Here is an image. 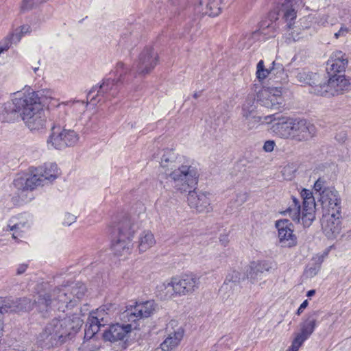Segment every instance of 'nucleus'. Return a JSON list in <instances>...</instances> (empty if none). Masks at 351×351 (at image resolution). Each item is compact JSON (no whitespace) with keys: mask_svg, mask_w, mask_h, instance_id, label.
<instances>
[{"mask_svg":"<svg viewBox=\"0 0 351 351\" xmlns=\"http://www.w3.org/2000/svg\"><path fill=\"white\" fill-rule=\"evenodd\" d=\"M132 328L131 324L112 325L104 332L103 337L104 340L110 342L121 340L132 330Z\"/></svg>","mask_w":351,"mask_h":351,"instance_id":"nucleus-21","label":"nucleus"},{"mask_svg":"<svg viewBox=\"0 0 351 351\" xmlns=\"http://www.w3.org/2000/svg\"><path fill=\"white\" fill-rule=\"evenodd\" d=\"M15 302L16 312L31 311L34 306L30 299L26 298L16 299Z\"/></svg>","mask_w":351,"mask_h":351,"instance_id":"nucleus-33","label":"nucleus"},{"mask_svg":"<svg viewBox=\"0 0 351 351\" xmlns=\"http://www.w3.org/2000/svg\"><path fill=\"white\" fill-rule=\"evenodd\" d=\"M156 310L153 301H145L136 303L128 308L123 313V319L129 322H134L138 319L151 316Z\"/></svg>","mask_w":351,"mask_h":351,"instance_id":"nucleus-13","label":"nucleus"},{"mask_svg":"<svg viewBox=\"0 0 351 351\" xmlns=\"http://www.w3.org/2000/svg\"><path fill=\"white\" fill-rule=\"evenodd\" d=\"M25 197H26V198H25V199H24V198H23V197H22V199H21V200H22L23 202L27 201V195H25Z\"/></svg>","mask_w":351,"mask_h":351,"instance_id":"nucleus-60","label":"nucleus"},{"mask_svg":"<svg viewBox=\"0 0 351 351\" xmlns=\"http://www.w3.org/2000/svg\"><path fill=\"white\" fill-rule=\"evenodd\" d=\"M199 171L191 162L185 161L170 172L169 177L174 187L181 193L190 192L197 184Z\"/></svg>","mask_w":351,"mask_h":351,"instance_id":"nucleus-6","label":"nucleus"},{"mask_svg":"<svg viewBox=\"0 0 351 351\" xmlns=\"http://www.w3.org/2000/svg\"><path fill=\"white\" fill-rule=\"evenodd\" d=\"M319 268V265L315 266L314 267H308L306 271V274L310 277L315 276V275L317 274Z\"/></svg>","mask_w":351,"mask_h":351,"instance_id":"nucleus-48","label":"nucleus"},{"mask_svg":"<svg viewBox=\"0 0 351 351\" xmlns=\"http://www.w3.org/2000/svg\"><path fill=\"white\" fill-rule=\"evenodd\" d=\"M197 8L202 14L216 16L221 10V0H198Z\"/></svg>","mask_w":351,"mask_h":351,"instance_id":"nucleus-23","label":"nucleus"},{"mask_svg":"<svg viewBox=\"0 0 351 351\" xmlns=\"http://www.w3.org/2000/svg\"><path fill=\"white\" fill-rule=\"evenodd\" d=\"M295 75L300 82L308 83L311 79L310 74L303 69H297L295 71Z\"/></svg>","mask_w":351,"mask_h":351,"instance_id":"nucleus-40","label":"nucleus"},{"mask_svg":"<svg viewBox=\"0 0 351 351\" xmlns=\"http://www.w3.org/2000/svg\"><path fill=\"white\" fill-rule=\"evenodd\" d=\"M100 327L101 326L98 325L95 322L91 320V318L88 317L85 328V338H93L94 335L98 332Z\"/></svg>","mask_w":351,"mask_h":351,"instance_id":"nucleus-34","label":"nucleus"},{"mask_svg":"<svg viewBox=\"0 0 351 351\" xmlns=\"http://www.w3.org/2000/svg\"><path fill=\"white\" fill-rule=\"evenodd\" d=\"M75 221V217L71 214H66L65 215V221H64V223L66 226H70L73 222Z\"/></svg>","mask_w":351,"mask_h":351,"instance_id":"nucleus-50","label":"nucleus"},{"mask_svg":"<svg viewBox=\"0 0 351 351\" xmlns=\"http://www.w3.org/2000/svg\"><path fill=\"white\" fill-rule=\"evenodd\" d=\"M319 313L317 311L308 313L300 324V330L296 336L306 341L314 332L317 326Z\"/></svg>","mask_w":351,"mask_h":351,"instance_id":"nucleus-19","label":"nucleus"},{"mask_svg":"<svg viewBox=\"0 0 351 351\" xmlns=\"http://www.w3.org/2000/svg\"><path fill=\"white\" fill-rule=\"evenodd\" d=\"M70 289L67 287H64L63 289H58L55 291V294L57 295L56 300L58 302L65 304L67 307L70 304L71 306H73V300L72 297L69 295Z\"/></svg>","mask_w":351,"mask_h":351,"instance_id":"nucleus-31","label":"nucleus"},{"mask_svg":"<svg viewBox=\"0 0 351 351\" xmlns=\"http://www.w3.org/2000/svg\"><path fill=\"white\" fill-rule=\"evenodd\" d=\"M302 27L303 28H308V25H305V26H303V25H302Z\"/></svg>","mask_w":351,"mask_h":351,"instance_id":"nucleus-63","label":"nucleus"},{"mask_svg":"<svg viewBox=\"0 0 351 351\" xmlns=\"http://www.w3.org/2000/svg\"><path fill=\"white\" fill-rule=\"evenodd\" d=\"M328 16L323 15L321 17H319V19L317 21V23L320 25L325 26L326 25H327L328 23Z\"/></svg>","mask_w":351,"mask_h":351,"instance_id":"nucleus-52","label":"nucleus"},{"mask_svg":"<svg viewBox=\"0 0 351 351\" xmlns=\"http://www.w3.org/2000/svg\"><path fill=\"white\" fill-rule=\"evenodd\" d=\"M301 197L303 199L302 208L300 202L293 197V204L284 211V215H289L294 221L302 222L304 226H309L315 218V201L311 191L304 189Z\"/></svg>","mask_w":351,"mask_h":351,"instance_id":"nucleus-5","label":"nucleus"},{"mask_svg":"<svg viewBox=\"0 0 351 351\" xmlns=\"http://www.w3.org/2000/svg\"><path fill=\"white\" fill-rule=\"evenodd\" d=\"M128 69L125 66V65L121 62H117L115 69H114V73L115 75L119 76V80H121V77L125 75L128 71Z\"/></svg>","mask_w":351,"mask_h":351,"instance_id":"nucleus-43","label":"nucleus"},{"mask_svg":"<svg viewBox=\"0 0 351 351\" xmlns=\"http://www.w3.org/2000/svg\"><path fill=\"white\" fill-rule=\"evenodd\" d=\"M112 314L110 312L109 308L105 306L97 308L95 312L90 313L89 317L91 320L95 322L100 326H104L112 319Z\"/></svg>","mask_w":351,"mask_h":351,"instance_id":"nucleus-29","label":"nucleus"},{"mask_svg":"<svg viewBox=\"0 0 351 351\" xmlns=\"http://www.w3.org/2000/svg\"><path fill=\"white\" fill-rule=\"evenodd\" d=\"M114 86V80H107L103 82V84L99 86L97 93L99 94H104L105 93H108L112 90V86Z\"/></svg>","mask_w":351,"mask_h":351,"instance_id":"nucleus-41","label":"nucleus"},{"mask_svg":"<svg viewBox=\"0 0 351 351\" xmlns=\"http://www.w3.org/2000/svg\"><path fill=\"white\" fill-rule=\"evenodd\" d=\"M23 36V34H22L18 28L15 29L14 32L8 36L7 37L8 38H10V40L12 41V43H16L19 42L22 36Z\"/></svg>","mask_w":351,"mask_h":351,"instance_id":"nucleus-45","label":"nucleus"},{"mask_svg":"<svg viewBox=\"0 0 351 351\" xmlns=\"http://www.w3.org/2000/svg\"><path fill=\"white\" fill-rule=\"evenodd\" d=\"M46 0H23L21 8L23 10L32 9L34 6L41 3Z\"/></svg>","mask_w":351,"mask_h":351,"instance_id":"nucleus-42","label":"nucleus"},{"mask_svg":"<svg viewBox=\"0 0 351 351\" xmlns=\"http://www.w3.org/2000/svg\"><path fill=\"white\" fill-rule=\"evenodd\" d=\"M18 29L22 34H23V35L30 31V27L27 25H22V26L18 27Z\"/></svg>","mask_w":351,"mask_h":351,"instance_id":"nucleus-53","label":"nucleus"},{"mask_svg":"<svg viewBox=\"0 0 351 351\" xmlns=\"http://www.w3.org/2000/svg\"><path fill=\"white\" fill-rule=\"evenodd\" d=\"M317 133L314 124L306 119H294L292 139L298 141H307L312 139Z\"/></svg>","mask_w":351,"mask_h":351,"instance_id":"nucleus-14","label":"nucleus"},{"mask_svg":"<svg viewBox=\"0 0 351 351\" xmlns=\"http://www.w3.org/2000/svg\"><path fill=\"white\" fill-rule=\"evenodd\" d=\"M36 169L45 184L54 181L60 175V170L54 162H45Z\"/></svg>","mask_w":351,"mask_h":351,"instance_id":"nucleus-22","label":"nucleus"},{"mask_svg":"<svg viewBox=\"0 0 351 351\" xmlns=\"http://www.w3.org/2000/svg\"><path fill=\"white\" fill-rule=\"evenodd\" d=\"M166 332L167 337L161 345L171 351L180 345L184 337V330L178 321L171 319L166 326Z\"/></svg>","mask_w":351,"mask_h":351,"instance_id":"nucleus-12","label":"nucleus"},{"mask_svg":"<svg viewBox=\"0 0 351 351\" xmlns=\"http://www.w3.org/2000/svg\"><path fill=\"white\" fill-rule=\"evenodd\" d=\"M303 311H304V309H303L301 306H300V307L298 308V309L297 312H296V314H297L298 315H300Z\"/></svg>","mask_w":351,"mask_h":351,"instance_id":"nucleus-58","label":"nucleus"},{"mask_svg":"<svg viewBox=\"0 0 351 351\" xmlns=\"http://www.w3.org/2000/svg\"><path fill=\"white\" fill-rule=\"evenodd\" d=\"M305 341L295 335L291 346L287 351H298Z\"/></svg>","mask_w":351,"mask_h":351,"instance_id":"nucleus-44","label":"nucleus"},{"mask_svg":"<svg viewBox=\"0 0 351 351\" xmlns=\"http://www.w3.org/2000/svg\"><path fill=\"white\" fill-rule=\"evenodd\" d=\"M282 89L278 87H263L258 93V100L268 108L278 109L283 103Z\"/></svg>","mask_w":351,"mask_h":351,"instance_id":"nucleus-11","label":"nucleus"},{"mask_svg":"<svg viewBox=\"0 0 351 351\" xmlns=\"http://www.w3.org/2000/svg\"><path fill=\"white\" fill-rule=\"evenodd\" d=\"M256 77L261 81L265 80L271 72L274 71V69L269 70L265 68L263 60H260L256 66Z\"/></svg>","mask_w":351,"mask_h":351,"instance_id":"nucleus-38","label":"nucleus"},{"mask_svg":"<svg viewBox=\"0 0 351 351\" xmlns=\"http://www.w3.org/2000/svg\"><path fill=\"white\" fill-rule=\"evenodd\" d=\"M12 44V41L8 37L5 38L1 43H0V54L9 49Z\"/></svg>","mask_w":351,"mask_h":351,"instance_id":"nucleus-46","label":"nucleus"},{"mask_svg":"<svg viewBox=\"0 0 351 351\" xmlns=\"http://www.w3.org/2000/svg\"><path fill=\"white\" fill-rule=\"evenodd\" d=\"M181 158L173 149H164L160 159V166L165 169L172 170L177 164L181 163Z\"/></svg>","mask_w":351,"mask_h":351,"instance_id":"nucleus-26","label":"nucleus"},{"mask_svg":"<svg viewBox=\"0 0 351 351\" xmlns=\"http://www.w3.org/2000/svg\"><path fill=\"white\" fill-rule=\"evenodd\" d=\"M15 300L10 298H0V313L16 312Z\"/></svg>","mask_w":351,"mask_h":351,"instance_id":"nucleus-32","label":"nucleus"},{"mask_svg":"<svg viewBox=\"0 0 351 351\" xmlns=\"http://www.w3.org/2000/svg\"><path fill=\"white\" fill-rule=\"evenodd\" d=\"M17 113L31 130H38L45 127V119L40 97L30 87H25L14 93L12 101L0 107V121H12Z\"/></svg>","mask_w":351,"mask_h":351,"instance_id":"nucleus-1","label":"nucleus"},{"mask_svg":"<svg viewBox=\"0 0 351 351\" xmlns=\"http://www.w3.org/2000/svg\"><path fill=\"white\" fill-rule=\"evenodd\" d=\"M278 232V239L282 247H291L297 244V238L293 234V226L287 219L278 220L276 223Z\"/></svg>","mask_w":351,"mask_h":351,"instance_id":"nucleus-17","label":"nucleus"},{"mask_svg":"<svg viewBox=\"0 0 351 351\" xmlns=\"http://www.w3.org/2000/svg\"><path fill=\"white\" fill-rule=\"evenodd\" d=\"M320 200L324 213L340 214V199L337 191L330 189L324 190Z\"/></svg>","mask_w":351,"mask_h":351,"instance_id":"nucleus-18","label":"nucleus"},{"mask_svg":"<svg viewBox=\"0 0 351 351\" xmlns=\"http://www.w3.org/2000/svg\"><path fill=\"white\" fill-rule=\"evenodd\" d=\"M350 86L349 80L344 75H335L327 83L318 84L313 87V92L324 97H332L342 94Z\"/></svg>","mask_w":351,"mask_h":351,"instance_id":"nucleus-7","label":"nucleus"},{"mask_svg":"<svg viewBox=\"0 0 351 351\" xmlns=\"http://www.w3.org/2000/svg\"><path fill=\"white\" fill-rule=\"evenodd\" d=\"M322 229L327 238L330 239H336L341 230L340 214L324 213L322 219Z\"/></svg>","mask_w":351,"mask_h":351,"instance_id":"nucleus-15","label":"nucleus"},{"mask_svg":"<svg viewBox=\"0 0 351 351\" xmlns=\"http://www.w3.org/2000/svg\"><path fill=\"white\" fill-rule=\"evenodd\" d=\"M308 300H305L300 306H301L304 310L308 306Z\"/></svg>","mask_w":351,"mask_h":351,"instance_id":"nucleus-55","label":"nucleus"},{"mask_svg":"<svg viewBox=\"0 0 351 351\" xmlns=\"http://www.w3.org/2000/svg\"><path fill=\"white\" fill-rule=\"evenodd\" d=\"M36 170V167H31L29 169V173L19 176L14 179L13 184L17 190L21 191V193L45 184Z\"/></svg>","mask_w":351,"mask_h":351,"instance_id":"nucleus-10","label":"nucleus"},{"mask_svg":"<svg viewBox=\"0 0 351 351\" xmlns=\"http://www.w3.org/2000/svg\"><path fill=\"white\" fill-rule=\"evenodd\" d=\"M154 351H169L167 350L165 348H163L162 346V345L160 344V346L158 348H156Z\"/></svg>","mask_w":351,"mask_h":351,"instance_id":"nucleus-57","label":"nucleus"},{"mask_svg":"<svg viewBox=\"0 0 351 351\" xmlns=\"http://www.w3.org/2000/svg\"><path fill=\"white\" fill-rule=\"evenodd\" d=\"M156 243V241L152 232L149 230H145L138 236L137 250L140 254H143L149 250Z\"/></svg>","mask_w":351,"mask_h":351,"instance_id":"nucleus-24","label":"nucleus"},{"mask_svg":"<svg viewBox=\"0 0 351 351\" xmlns=\"http://www.w3.org/2000/svg\"><path fill=\"white\" fill-rule=\"evenodd\" d=\"M158 55L154 48L145 47L140 53L135 66L136 74L146 75L149 74L157 65Z\"/></svg>","mask_w":351,"mask_h":351,"instance_id":"nucleus-9","label":"nucleus"},{"mask_svg":"<svg viewBox=\"0 0 351 351\" xmlns=\"http://www.w3.org/2000/svg\"><path fill=\"white\" fill-rule=\"evenodd\" d=\"M283 17L287 22L288 29H291L294 23V20L296 19V12L295 9L288 7L285 8Z\"/></svg>","mask_w":351,"mask_h":351,"instance_id":"nucleus-37","label":"nucleus"},{"mask_svg":"<svg viewBox=\"0 0 351 351\" xmlns=\"http://www.w3.org/2000/svg\"><path fill=\"white\" fill-rule=\"evenodd\" d=\"M324 180L322 178L317 179V180L314 184V189L316 191H319L322 190L324 185Z\"/></svg>","mask_w":351,"mask_h":351,"instance_id":"nucleus-49","label":"nucleus"},{"mask_svg":"<svg viewBox=\"0 0 351 351\" xmlns=\"http://www.w3.org/2000/svg\"><path fill=\"white\" fill-rule=\"evenodd\" d=\"M199 277L192 272L173 276L158 287L160 295L166 299L190 295L199 287Z\"/></svg>","mask_w":351,"mask_h":351,"instance_id":"nucleus-4","label":"nucleus"},{"mask_svg":"<svg viewBox=\"0 0 351 351\" xmlns=\"http://www.w3.org/2000/svg\"><path fill=\"white\" fill-rule=\"evenodd\" d=\"M264 121L268 124H271L270 130L276 136L282 138H292L294 119L269 115L265 117Z\"/></svg>","mask_w":351,"mask_h":351,"instance_id":"nucleus-8","label":"nucleus"},{"mask_svg":"<svg viewBox=\"0 0 351 351\" xmlns=\"http://www.w3.org/2000/svg\"><path fill=\"white\" fill-rule=\"evenodd\" d=\"M275 145L274 141H267L264 143L263 149L267 152H271L274 150Z\"/></svg>","mask_w":351,"mask_h":351,"instance_id":"nucleus-47","label":"nucleus"},{"mask_svg":"<svg viewBox=\"0 0 351 351\" xmlns=\"http://www.w3.org/2000/svg\"><path fill=\"white\" fill-rule=\"evenodd\" d=\"M16 232L13 234V237H14V239H15V238H16Z\"/></svg>","mask_w":351,"mask_h":351,"instance_id":"nucleus-62","label":"nucleus"},{"mask_svg":"<svg viewBox=\"0 0 351 351\" xmlns=\"http://www.w3.org/2000/svg\"><path fill=\"white\" fill-rule=\"evenodd\" d=\"M82 324L83 320L75 314L54 318L39 334L38 340L46 348L62 345L72 339Z\"/></svg>","mask_w":351,"mask_h":351,"instance_id":"nucleus-3","label":"nucleus"},{"mask_svg":"<svg viewBox=\"0 0 351 351\" xmlns=\"http://www.w3.org/2000/svg\"><path fill=\"white\" fill-rule=\"evenodd\" d=\"M51 300L48 295L39 296L37 300H35L33 304L37 307L39 312L43 313L47 311L48 306L51 304Z\"/></svg>","mask_w":351,"mask_h":351,"instance_id":"nucleus-36","label":"nucleus"},{"mask_svg":"<svg viewBox=\"0 0 351 351\" xmlns=\"http://www.w3.org/2000/svg\"><path fill=\"white\" fill-rule=\"evenodd\" d=\"M115 230L118 236L133 237V223L128 216H123L117 222Z\"/></svg>","mask_w":351,"mask_h":351,"instance_id":"nucleus-28","label":"nucleus"},{"mask_svg":"<svg viewBox=\"0 0 351 351\" xmlns=\"http://www.w3.org/2000/svg\"><path fill=\"white\" fill-rule=\"evenodd\" d=\"M133 249L132 238L118 236L112 243V250L114 254L121 259L128 258Z\"/></svg>","mask_w":351,"mask_h":351,"instance_id":"nucleus-20","label":"nucleus"},{"mask_svg":"<svg viewBox=\"0 0 351 351\" xmlns=\"http://www.w3.org/2000/svg\"><path fill=\"white\" fill-rule=\"evenodd\" d=\"M241 274L239 271L233 270L227 275L225 282L239 283L241 281Z\"/></svg>","mask_w":351,"mask_h":351,"instance_id":"nucleus-39","label":"nucleus"},{"mask_svg":"<svg viewBox=\"0 0 351 351\" xmlns=\"http://www.w3.org/2000/svg\"><path fill=\"white\" fill-rule=\"evenodd\" d=\"M269 267L264 261L251 262L246 268V276L252 282H255L265 271H268Z\"/></svg>","mask_w":351,"mask_h":351,"instance_id":"nucleus-25","label":"nucleus"},{"mask_svg":"<svg viewBox=\"0 0 351 351\" xmlns=\"http://www.w3.org/2000/svg\"><path fill=\"white\" fill-rule=\"evenodd\" d=\"M43 93H46L44 95L46 99H50L49 104L55 108L53 112V119L56 125L51 128V134L47 141L48 147L62 149L68 146L74 145L79 141V135L73 130L61 127L60 125L65 121V116L60 114L64 112L66 106L71 105L74 108L81 107L84 110L86 105L83 101L58 103L51 97V93L49 90H45Z\"/></svg>","mask_w":351,"mask_h":351,"instance_id":"nucleus-2","label":"nucleus"},{"mask_svg":"<svg viewBox=\"0 0 351 351\" xmlns=\"http://www.w3.org/2000/svg\"><path fill=\"white\" fill-rule=\"evenodd\" d=\"M189 206L198 213H209L213 210L210 194L205 192L190 191L188 195Z\"/></svg>","mask_w":351,"mask_h":351,"instance_id":"nucleus-16","label":"nucleus"},{"mask_svg":"<svg viewBox=\"0 0 351 351\" xmlns=\"http://www.w3.org/2000/svg\"><path fill=\"white\" fill-rule=\"evenodd\" d=\"M348 32V29L346 27H341L339 30L335 33V36L336 38H339L341 36H345Z\"/></svg>","mask_w":351,"mask_h":351,"instance_id":"nucleus-51","label":"nucleus"},{"mask_svg":"<svg viewBox=\"0 0 351 351\" xmlns=\"http://www.w3.org/2000/svg\"><path fill=\"white\" fill-rule=\"evenodd\" d=\"M16 228H18V225H14V227L12 228V230L16 229Z\"/></svg>","mask_w":351,"mask_h":351,"instance_id":"nucleus-61","label":"nucleus"},{"mask_svg":"<svg viewBox=\"0 0 351 351\" xmlns=\"http://www.w3.org/2000/svg\"><path fill=\"white\" fill-rule=\"evenodd\" d=\"M254 100L253 98L247 99L243 105L242 114H243V116L246 119L252 118L255 122L258 123L261 121V117H256L252 114L254 111V108H255L254 106Z\"/></svg>","mask_w":351,"mask_h":351,"instance_id":"nucleus-30","label":"nucleus"},{"mask_svg":"<svg viewBox=\"0 0 351 351\" xmlns=\"http://www.w3.org/2000/svg\"><path fill=\"white\" fill-rule=\"evenodd\" d=\"M27 267V265L25 264H22V265H19L17 269V274H22L23 273H24Z\"/></svg>","mask_w":351,"mask_h":351,"instance_id":"nucleus-54","label":"nucleus"},{"mask_svg":"<svg viewBox=\"0 0 351 351\" xmlns=\"http://www.w3.org/2000/svg\"><path fill=\"white\" fill-rule=\"evenodd\" d=\"M244 202H245V198H244L243 199L241 200V204L243 203Z\"/></svg>","mask_w":351,"mask_h":351,"instance_id":"nucleus-64","label":"nucleus"},{"mask_svg":"<svg viewBox=\"0 0 351 351\" xmlns=\"http://www.w3.org/2000/svg\"><path fill=\"white\" fill-rule=\"evenodd\" d=\"M348 60L346 55L341 51H337L333 53L330 60L328 61V64L330 66V69L335 73H341L344 71Z\"/></svg>","mask_w":351,"mask_h":351,"instance_id":"nucleus-27","label":"nucleus"},{"mask_svg":"<svg viewBox=\"0 0 351 351\" xmlns=\"http://www.w3.org/2000/svg\"><path fill=\"white\" fill-rule=\"evenodd\" d=\"M315 293V290L314 289H312V290H310L307 292L306 293V296L308 297V298H311L312 297L313 295H314Z\"/></svg>","mask_w":351,"mask_h":351,"instance_id":"nucleus-56","label":"nucleus"},{"mask_svg":"<svg viewBox=\"0 0 351 351\" xmlns=\"http://www.w3.org/2000/svg\"><path fill=\"white\" fill-rule=\"evenodd\" d=\"M69 288L70 289L69 295L73 298V303H75V298L80 299L86 291V287L82 284H75Z\"/></svg>","mask_w":351,"mask_h":351,"instance_id":"nucleus-35","label":"nucleus"},{"mask_svg":"<svg viewBox=\"0 0 351 351\" xmlns=\"http://www.w3.org/2000/svg\"><path fill=\"white\" fill-rule=\"evenodd\" d=\"M33 70H34V72L35 73H37V71L39 70V67L38 66H35V67H33Z\"/></svg>","mask_w":351,"mask_h":351,"instance_id":"nucleus-59","label":"nucleus"}]
</instances>
